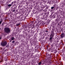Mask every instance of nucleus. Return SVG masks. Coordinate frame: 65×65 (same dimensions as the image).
Listing matches in <instances>:
<instances>
[{
    "label": "nucleus",
    "instance_id": "obj_1",
    "mask_svg": "<svg viewBox=\"0 0 65 65\" xmlns=\"http://www.w3.org/2000/svg\"><path fill=\"white\" fill-rule=\"evenodd\" d=\"M7 44V42L5 41L4 42H2L1 44V45H2L3 46H5Z\"/></svg>",
    "mask_w": 65,
    "mask_h": 65
},
{
    "label": "nucleus",
    "instance_id": "obj_2",
    "mask_svg": "<svg viewBox=\"0 0 65 65\" xmlns=\"http://www.w3.org/2000/svg\"><path fill=\"white\" fill-rule=\"evenodd\" d=\"M5 32L8 33V27H5L4 29Z\"/></svg>",
    "mask_w": 65,
    "mask_h": 65
},
{
    "label": "nucleus",
    "instance_id": "obj_3",
    "mask_svg": "<svg viewBox=\"0 0 65 65\" xmlns=\"http://www.w3.org/2000/svg\"><path fill=\"white\" fill-rule=\"evenodd\" d=\"M64 37H65V34L64 33H62L60 35V37L62 38H63Z\"/></svg>",
    "mask_w": 65,
    "mask_h": 65
},
{
    "label": "nucleus",
    "instance_id": "obj_4",
    "mask_svg": "<svg viewBox=\"0 0 65 65\" xmlns=\"http://www.w3.org/2000/svg\"><path fill=\"white\" fill-rule=\"evenodd\" d=\"M54 35V34H51L50 36V37H53Z\"/></svg>",
    "mask_w": 65,
    "mask_h": 65
},
{
    "label": "nucleus",
    "instance_id": "obj_5",
    "mask_svg": "<svg viewBox=\"0 0 65 65\" xmlns=\"http://www.w3.org/2000/svg\"><path fill=\"white\" fill-rule=\"evenodd\" d=\"M8 4H7L6 5V9H8Z\"/></svg>",
    "mask_w": 65,
    "mask_h": 65
},
{
    "label": "nucleus",
    "instance_id": "obj_6",
    "mask_svg": "<svg viewBox=\"0 0 65 65\" xmlns=\"http://www.w3.org/2000/svg\"><path fill=\"white\" fill-rule=\"evenodd\" d=\"M48 57H49L50 58H52V55H51V54H48Z\"/></svg>",
    "mask_w": 65,
    "mask_h": 65
},
{
    "label": "nucleus",
    "instance_id": "obj_7",
    "mask_svg": "<svg viewBox=\"0 0 65 65\" xmlns=\"http://www.w3.org/2000/svg\"><path fill=\"white\" fill-rule=\"evenodd\" d=\"M11 32V29L8 28V33H10Z\"/></svg>",
    "mask_w": 65,
    "mask_h": 65
},
{
    "label": "nucleus",
    "instance_id": "obj_8",
    "mask_svg": "<svg viewBox=\"0 0 65 65\" xmlns=\"http://www.w3.org/2000/svg\"><path fill=\"white\" fill-rule=\"evenodd\" d=\"M51 59H52L51 58L48 57L47 59V60H48V61H50V60H51Z\"/></svg>",
    "mask_w": 65,
    "mask_h": 65
},
{
    "label": "nucleus",
    "instance_id": "obj_9",
    "mask_svg": "<svg viewBox=\"0 0 65 65\" xmlns=\"http://www.w3.org/2000/svg\"><path fill=\"white\" fill-rule=\"evenodd\" d=\"M15 39V38H14L13 37H12V38H11V39L12 40H14Z\"/></svg>",
    "mask_w": 65,
    "mask_h": 65
},
{
    "label": "nucleus",
    "instance_id": "obj_10",
    "mask_svg": "<svg viewBox=\"0 0 65 65\" xmlns=\"http://www.w3.org/2000/svg\"><path fill=\"white\" fill-rule=\"evenodd\" d=\"M46 9H47V8H46V9H45L46 10H43L44 12H46V11H47V10H46Z\"/></svg>",
    "mask_w": 65,
    "mask_h": 65
},
{
    "label": "nucleus",
    "instance_id": "obj_11",
    "mask_svg": "<svg viewBox=\"0 0 65 65\" xmlns=\"http://www.w3.org/2000/svg\"><path fill=\"white\" fill-rule=\"evenodd\" d=\"M52 39H53V37H51L50 38L49 40H50L51 41L52 40Z\"/></svg>",
    "mask_w": 65,
    "mask_h": 65
},
{
    "label": "nucleus",
    "instance_id": "obj_12",
    "mask_svg": "<svg viewBox=\"0 0 65 65\" xmlns=\"http://www.w3.org/2000/svg\"><path fill=\"white\" fill-rule=\"evenodd\" d=\"M15 8H13V10L12 11V12H15Z\"/></svg>",
    "mask_w": 65,
    "mask_h": 65
},
{
    "label": "nucleus",
    "instance_id": "obj_13",
    "mask_svg": "<svg viewBox=\"0 0 65 65\" xmlns=\"http://www.w3.org/2000/svg\"><path fill=\"white\" fill-rule=\"evenodd\" d=\"M38 64L39 65H40L41 64V61Z\"/></svg>",
    "mask_w": 65,
    "mask_h": 65
},
{
    "label": "nucleus",
    "instance_id": "obj_14",
    "mask_svg": "<svg viewBox=\"0 0 65 65\" xmlns=\"http://www.w3.org/2000/svg\"><path fill=\"white\" fill-rule=\"evenodd\" d=\"M57 52H58V51H57V50H55V51L54 53H55V54H56V53H57Z\"/></svg>",
    "mask_w": 65,
    "mask_h": 65
},
{
    "label": "nucleus",
    "instance_id": "obj_15",
    "mask_svg": "<svg viewBox=\"0 0 65 65\" xmlns=\"http://www.w3.org/2000/svg\"><path fill=\"white\" fill-rule=\"evenodd\" d=\"M54 7H51V9H54Z\"/></svg>",
    "mask_w": 65,
    "mask_h": 65
},
{
    "label": "nucleus",
    "instance_id": "obj_16",
    "mask_svg": "<svg viewBox=\"0 0 65 65\" xmlns=\"http://www.w3.org/2000/svg\"><path fill=\"white\" fill-rule=\"evenodd\" d=\"M51 33H52V34H54V30H52L51 31Z\"/></svg>",
    "mask_w": 65,
    "mask_h": 65
},
{
    "label": "nucleus",
    "instance_id": "obj_17",
    "mask_svg": "<svg viewBox=\"0 0 65 65\" xmlns=\"http://www.w3.org/2000/svg\"><path fill=\"white\" fill-rule=\"evenodd\" d=\"M52 46H54V43H53L52 44V45H51Z\"/></svg>",
    "mask_w": 65,
    "mask_h": 65
},
{
    "label": "nucleus",
    "instance_id": "obj_18",
    "mask_svg": "<svg viewBox=\"0 0 65 65\" xmlns=\"http://www.w3.org/2000/svg\"><path fill=\"white\" fill-rule=\"evenodd\" d=\"M52 63V61H49L48 63H49V64H50V63Z\"/></svg>",
    "mask_w": 65,
    "mask_h": 65
},
{
    "label": "nucleus",
    "instance_id": "obj_19",
    "mask_svg": "<svg viewBox=\"0 0 65 65\" xmlns=\"http://www.w3.org/2000/svg\"><path fill=\"white\" fill-rule=\"evenodd\" d=\"M15 42V41H12V43H14Z\"/></svg>",
    "mask_w": 65,
    "mask_h": 65
},
{
    "label": "nucleus",
    "instance_id": "obj_20",
    "mask_svg": "<svg viewBox=\"0 0 65 65\" xmlns=\"http://www.w3.org/2000/svg\"><path fill=\"white\" fill-rule=\"evenodd\" d=\"M2 39V37L1 36H0V40H1Z\"/></svg>",
    "mask_w": 65,
    "mask_h": 65
},
{
    "label": "nucleus",
    "instance_id": "obj_21",
    "mask_svg": "<svg viewBox=\"0 0 65 65\" xmlns=\"http://www.w3.org/2000/svg\"><path fill=\"white\" fill-rule=\"evenodd\" d=\"M11 6V5L9 4L8 5V6Z\"/></svg>",
    "mask_w": 65,
    "mask_h": 65
},
{
    "label": "nucleus",
    "instance_id": "obj_22",
    "mask_svg": "<svg viewBox=\"0 0 65 65\" xmlns=\"http://www.w3.org/2000/svg\"><path fill=\"white\" fill-rule=\"evenodd\" d=\"M45 31V32H47H47H48V31H47V30H46Z\"/></svg>",
    "mask_w": 65,
    "mask_h": 65
},
{
    "label": "nucleus",
    "instance_id": "obj_23",
    "mask_svg": "<svg viewBox=\"0 0 65 65\" xmlns=\"http://www.w3.org/2000/svg\"><path fill=\"white\" fill-rule=\"evenodd\" d=\"M2 23V21H0V25Z\"/></svg>",
    "mask_w": 65,
    "mask_h": 65
},
{
    "label": "nucleus",
    "instance_id": "obj_24",
    "mask_svg": "<svg viewBox=\"0 0 65 65\" xmlns=\"http://www.w3.org/2000/svg\"><path fill=\"white\" fill-rule=\"evenodd\" d=\"M14 2V3H16V2L15 1H14V2Z\"/></svg>",
    "mask_w": 65,
    "mask_h": 65
},
{
    "label": "nucleus",
    "instance_id": "obj_25",
    "mask_svg": "<svg viewBox=\"0 0 65 65\" xmlns=\"http://www.w3.org/2000/svg\"><path fill=\"white\" fill-rule=\"evenodd\" d=\"M19 30V29H18V28H17L16 30Z\"/></svg>",
    "mask_w": 65,
    "mask_h": 65
},
{
    "label": "nucleus",
    "instance_id": "obj_26",
    "mask_svg": "<svg viewBox=\"0 0 65 65\" xmlns=\"http://www.w3.org/2000/svg\"><path fill=\"white\" fill-rule=\"evenodd\" d=\"M20 24H17V26H19V25H20Z\"/></svg>",
    "mask_w": 65,
    "mask_h": 65
},
{
    "label": "nucleus",
    "instance_id": "obj_27",
    "mask_svg": "<svg viewBox=\"0 0 65 65\" xmlns=\"http://www.w3.org/2000/svg\"><path fill=\"white\" fill-rule=\"evenodd\" d=\"M43 18H44V17H43H43L42 18V19H43Z\"/></svg>",
    "mask_w": 65,
    "mask_h": 65
},
{
    "label": "nucleus",
    "instance_id": "obj_28",
    "mask_svg": "<svg viewBox=\"0 0 65 65\" xmlns=\"http://www.w3.org/2000/svg\"><path fill=\"white\" fill-rule=\"evenodd\" d=\"M14 3V2H12V4H13V3Z\"/></svg>",
    "mask_w": 65,
    "mask_h": 65
},
{
    "label": "nucleus",
    "instance_id": "obj_29",
    "mask_svg": "<svg viewBox=\"0 0 65 65\" xmlns=\"http://www.w3.org/2000/svg\"><path fill=\"white\" fill-rule=\"evenodd\" d=\"M2 26H3V23H2Z\"/></svg>",
    "mask_w": 65,
    "mask_h": 65
},
{
    "label": "nucleus",
    "instance_id": "obj_30",
    "mask_svg": "<svg viewBox=\"0 0 65 65\" xmlns=\"http://www.w3.org/2000/svg\"><path fill=\"white\" fill-rule=\"evenodd\" d=\"M8 45H7V46H6V47H8Z\"/></svg>",
    "mask_w": 65,
    "mask_h": 65
},
{
    "label": "nucleus",
    "instance_id": "obj_31",
    "mask_svg": "<svg viewBox=\"0 0 65 65\" xmlns=\"http://www.w3.org/2000/svg\"><path fill=\"white\" fill-rule=\"evenodd\" d=\"M28 32H29V33H30V31H28Z\"/></svg>",
    "mask_w": 65,
    "mask_h": 65
},
{
    "label": "nucleus",
    "instance_id": "obj_32",
    "mask_svg": "<svg viewBox=\"0 0 65 65\" xmlns=\"http://www.w3.org/2000/svg\"><path fill=\"white\" fill-rule=\"evenodd\" d=\"M53 10H52L51 11H53Z\"/></svg>",
    "mask_w": 65,
    "mask_h": 65
},
{
    "label": "nucleus",
    "instance_id": "obj_33",
    "mask_svg": "<svg viewBox=\"0 0 65 65\" xmlns=\"http://www.w3.org/2000/svg\"><path fill=\"white\" fill-rule=\"evenodd\" d=\"M11 25H12L11 24H10V25H11Z\"/></svg>",
    "mask_w": 65,
    "mask_h": 65
},
{
    "label": "nucleus",
    "instance_id": "obj_34",
    "mask_svg": "<svg viewBox=\"0 0 65 65\" xmlns=\"http://www.w3.org/2000/svg\"><path fill=\"white\" fill-rule=\"evenodd\" d=\"M55 17H56V16H54L55 18Z\"/></svg>",
    "mask_w": 65,
    "mask_h": 65
},
{
    "label": "nucleus",
    "instance_id": "obj_35",
    "mask_svg": "<svg viewBox=\"0 0 65 65\" xmlns=\"http://www.w3.org/2000/svg\"><path fill=\"white\" fill-rule=\"evenodd\" d=\"M64 32H65V30L64 31Z\"/></svg>",
    "mask_w": 65,
    "mask_h": 65
},
{
    "label": "nucleus",
    "instance_id": "obj_36",
    "mask_svg": "<svg viewBox=\"0 0 65 65\" xmlns=\"http://www.w3.org/2000/svg\"><path fill=\"white\" fill-rule=\"evenodd\" d=\"M58 25H59V23H58Z\"/></svg>",
    "mask_w": 65,
    "mask_h": 65
},
{
    "label": "nucleus",
    "instance_id": "obj_37",
    "mask_svg": "<svg viewBox=\"0 0 65 65\" xmlns=\"http://www.w3.org/2000/svg\"><path fill=\"white\" fill-rule=\"evenodd\" d=\"M7 3H6V4H7Z\"/></svg>",
    "mask_w": 65,
    "mask_h": 65
},
{
    "label": "nucleus",
    "instance_id": "obj_38",
    "mask_svg": "<svg viewBox=\"0 0 65 65\" xmlns=\"http://www.w3.org/2000/svg\"><path fill=\"white\" fill-rule=\"evenodd\" d=\"M51 43H52V42H51Z\"/></svg>",
    "mask_w": 65,
    "mask_h": 65
}]
</instances>
